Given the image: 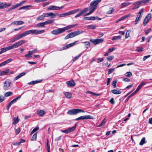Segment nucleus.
Listing matches in <instances>:
<instances>
[{"label":"nucleus","mask_w":152,"mask_h":152,"mask_svg":"<svg viewBox=\"0 0 152 152\" xmlns=\"http://www.w3.org/2000/svg\"><path fill=\"white\" fill-rule=\"evenodd\" d=\"M131 32V31L130 30H127L125 35V38H128L129 37V33Z\"/></svg>","instance_id":"43"},{"label":"nucleus","mask_w":152,"mask_h":152,"mask_svg":"<svg viewBox=\"0 0 152 152\" xmlns=\"http://www.w3.org/2000/svg\"><path fill=\"white\" fill-rule=\"evenodd\" d=\"M131 4L130 2H125L122 3L121 5V8H124L126 6H127Z\"/></svg>","instance_id":"27"},{"label":"nucleus","mask_w":152,"mask_h":152,"mask_svg":"<svg viewBox=\"0 0 152 152\" xmlns=\"http://www.w3.org/2000/svg\"><path fill=\"white\" fill-rule=\"evenodd\" d=\"M90 41L93 44L96 45L102 42L104 40L103 39H91Z\"/></svg>","instance_id":"7"},{"label":"nucleus","mask_w":152,"mask_h":152,"mask_svg":"<svg viewBox=\"0 0 152 152\" xmlns=\"http://www.w3.org/2000/svg\"><path fill=\"white\" fill-rule=\"evenodd\" d=\"M39 129V127L38 126H37L35 128L33 129L32 131H31V134H32L34 132L37 131Z\"/></svg>","instance_id":"49"},{"label":"nucleus","mask_w":152,"mask_h":152,"mask_svg":"<svg viewBox=\"0 0 152 152\" xmlns=\"http://www.w3.org/2000/svg\"><path fill=\"white\" fill-rule=\"evenodd\" d=\"M114 57L113 56H111L107 57L106 58L108 61H111L114 58Z\"/></svg>","instance_id":"50"},{"label":"nucleus","mask_w":152,"mask_h":152,"mask_svg":"<svg viewBox=\"0 0 152 152\" xmlns=\"http://www.w3.org/2000/svg\"><path fill=\"white\" fill-rule=\"evenodd\" d=\"M117 81L115 80L113 81V82L112 85L114 88H115L116 87V84H117Z\"/></svg>","instance_id":"54"},{"label":"nucleus","mask_w":152,"mask_h":152,"mask_svg":"<svg viewBox=\"0 0 152 152\" xmlns=\"http://www.w3.org/2000/svg\"><path fill=\"white\" fill-rule=\"evenodd\" d=\"M93 117L90 115H87L81 116L75 119L76 121H78L80 120H84L88 119H93Z\"/></svg>","instance_id":"8"},{"label":"nucleus","mask_w":152,"mask_h":152,"mask_svg":"<svg viewBox=\"0 0 152 152\" xmlns=\"http://www.w3.org/2000/svg\"><path fill=\"white\" fill-rule=\"evenodd\" d=\"M48 139L47 140V148L48 151H50V146L49 145L48 143Z\"/></svg>","instance_id":"58"},{"label":"nucleus","mask_w":152,"mask_h":152,"mask_svg":"<svg viewBox=\"0 0 152 152\" xmlns=\"http://www.w3.org/2000/svg\"><path fill=\"white\" fill-rule=\"evenodd\" d=\"M89 10L88 7L85 8L83 10H81L79 13L77 14L75 16V18H77L78 17H80L82 15L86 12Z\"/></svg>","instance_id":"9"},{"label":"nucleus","mask_w":152,"mask_h":152,"mask_svg":"<svg viewBox=\"0 0 152 152\" xmlns=\"http://www.w3.org/2000/svg\"><path fill=\"white\" fill-rule=\"evenodd\" d=\"M142 4V0H141L140 1H138L135 2H134L133 3V4L134 5H137V6H140V5Z\"/></svg>","instance_id":"34"},{"label":"nucleus","mask_w":152,"mask_h":152,"mask_svg":"<svg viewBox=\"0 0 152 152\" xmlns=\"http://www.w3.org/2000/svg\"><path fill=\"white\" fill-rule=\"evenodd\" d=\"M143 50V48L142 47H138L136 48V51L137 52L142 51Z\"/></svg>","instance_id":"46"},{"label":"nucleus","mask_w":152,"mask_h":152,"mask_svg":"<svg viewBox=\"0 0 152 152\" xmlns=\"http://www.w3.org/2000/svg\"><path fill=\"white\" fill-rule=\"evenodd\" d=\"M110 102L112 104H114L115 103L114 100L113 98H112L110 101Z\"/></svg>","instance_id":"62"},{"label":"nucleus","mask_w":152,"mask_h":152,"mask_svg":"<svg viewBox=\"0 0 152 152\" xmlns=\"http://www.w3.org/2000/svg\"><path fill=\"white\" fill-rule=\"evenodd\" d=\"M64 95L68 99H70L71 98L72 96V94L70 92H65L64 93Z\"/></svg>","instance_id":"25"},{"label":"nucleus","mask_w":152,"mask_h":152,"mask_svg":"<svg viewBox=\"0 0 152 152\" xmlns=\"http://www.w3.org/2000/svg\"><path fill=\"white\" fill-rule=\"evenodd\" d=\"M13 120L14 121L13 123L15 124H17L19 121L18 117H17V118H14Z\"/></svg>","instance_id":"48"},{"label":"nucleus","mask_w":152,"mask_h":152,"mask_svg":"<svg viewBox=\"0 0 152 152\" xmlns=\"http://www.w3.org/2000/svg\"><path fill=\"white\" fill-rule=\"evenodd\" d=\"M115 11L114 9L112 7H110L109 10L107 12V14H110L113 12Z\"/></svg>","instance_id":"35"},{"label":"nucleus","mask_w":152,"mask_h":152,"mask_svg":"<svg viewBox=\"0 0 152 152\" xmlns=\"http://www.w3.org/2000/svg\"><path fill=\"white\" fill-rule=\"evenodd\" d=\"M105 122H106L105 119V118H104L102 120V121L101 123L98 126V127H100V126H103L104 124L105 123Z\"/></svg>","instance_id":"44"},{"label":"nucleus","mask_w":152,"mask_h":152,"mask_svg":"<svg viewBox=\"0 0 152 152\" xmlns=\"http://www.w3.org/2000/svg\"><path fill=\"white\" fill-rule=\"evenodd\" d=\"M37 137V132L35 133L33 136L31 140H36Z\"/></svg>","instance_id":"41"},{"label":"nucleus","mask_w":152,"mask_h":152,"mask_svg":"<svg viewBox=\"0 0 152 152\" xmlns=\"http://www.w3.org/2000/svg\"><path fill=\"white\" fill-rule=\"evenodd\" d=\"M150 55H148V56H144L143 57V61H145L148 58H149L150 57Z\"/></svg>","instance_id":"64"},{"label":"nucleus","mask_w":152,"mask_h":152,"mask_svg":"<svg viewBox=\"0 0 152 152\" xmlns=\"http://www.w3.org/2000/svg\"><path fill=\"white\" fill-rule=\"evenodd\" d=\"M146 84L145 83L142 82L137 87L136 89L138 92L141 88Z\"/></svg>","instance_id":"33"},{"label":"nucleus","mask_w":152,"mask_h":152,"mask_svg":"<svg viewBox=\"0 0 152 152\" xmlns=\"http://www.w3.org/2000/svg\"><path fill=\"white\" fill-rule=\"evenodd\" d=\"M26 2V1H21L20 3L16 5H13L11 7H10V8H9L8 10L10 11L13 9H15L18 7L22 5L23 4H24Z\"/></svg>","instance_id":"13"},{"label":"nucleus","mask_w":152,"mask_h":152,"mask_svg":"<svg viewBox=\"0 0 152 152\" xmlns=\"http://www.w3.org/2000/svg\"><path fill=\"white\" fill-rule=\"evenodd\" d=\"M93 12H94V11H93L92 10H90V11L89 12L86 13L85 14H84V16H87L91 14Z\"/></svg>","instance_id":"57"},{"label":"nucleus","mask_w":152,"mask_h":152,"mask_svg":"<svg viewBox=\"0 0 152 152\" xmlns=\"http://www.w3.org/2000/svg\"><path fill=\"white\" fill-rule=\"evenodd\" d=\"M46 17V15L45 13H44L43 15L39 16L37 18V20H43L44 18Z\"/></svg>","instance_id":"26"},{"label":"nucleus","mask_w":152,"mask_h":152,"mask_svg":"<svg viewBox=\"0 0 152 152\" xmlns=\"http://www.w3.org/2000/svg\"><path fill=\"white\" fill-rule=\"evenodd\" d=\"M46 15V17L50 16V18H54L55 17L56 14L52 12H48L45 13Z\"/></svg>","instance_id":"20"},{"label":"nucleus","mask_w":152,"mask_h":152,"mask_svg":"<svg viewBox=\"0 0 152 152\" xmlns=\"http://www.w3.org/2000/svg\"><path fill=\"white\" fill-rule=\"evenodd\" d=\"M32 6L31 5H27L24 6L20 8L19 9V10H28L29 9V7H31Z\"/></svg>","instance_id":"30"},{"label":"nucleus","mask_w":152,"mask_h":152,"mask_svg":"<svg viewBox=\"0 0 152 152\" xmlns=\"http://www.w3.org/2000/svg\"><path fill=\"white\" fill-rule=\"evenodd\" d=\"M24 23V22L22 20H18L14 21L12 22L11 25H19L23 24Z\"/></svg>","instance_id":"17"},{"label":"nucleus","mask_w":152,"mask_h":152,"mask_svg":"<svg viewBox=\"0 0 152 152\" xmlns=\"http://www.w3.org/2000/svg\"><path fill=\"white\" fill-rule=\"evenodd\" d=\"M42 80H37L35 81H33L31 82L28 83H27L29 85H31V84H35L40 83L42 81Z\"/></svg>","instance_id":"21"},{"label":"nucleus","mask_w":152,"mask_h":152,"mask_svg":"<svg viewBox=\"0 0 152 152\" xmlns=\"http://www.w3.org/2000/svg\"><path fill=\"white\" fill-rule=\"evenodd\" d=\"M66 83L69 87H73L75 86V82L72 79L67 82Z\"/></svg>","instance_id":"15"},{"label":"nucleus","mask_w":152,"mask_h":152,"mask_svg":"<svg viewBox=\"0 0 152 152\" xmlns=\"http://www.w3.org/2000/svg\"><path fill=\"white\" fill-rule=\"evenodd\" d=\"M83 19L85 20H95V17L94 16L84 17Z\"/></svg>","instance_id":"29"},{"label":"nucleus","mask_w":152,"mask_h":152,"mask_svg":"<svg viewBox=\"0 0 152 152\" xmlns=\"http://www.w3.org/2000/svg\"><path fill=\"white\" fill-rule=\"evenodd\" d=\"M87 28L92 29H96V27L95 25H89L87 26Z\"/></svg>","instance_id":"39"},{"label":"nucleus","mask_w":152,"mask_h":152,"mask_svg":"<svg viewBox=\"0 0 152 152\" xmlns=\"http://www.w3.org/2000/svg\"><path fill=\"white\" fill-rule=\"evenodd\" d=\"M77 24L69 25L62 28H58L57 29L54 30L51 32V33L53 34H58L63 33L65 30L73 28L75 26H77Z\"/></svg>","instance_id":"2"},{"label":"nucleus","mask_w":152,"mask_h":152,"mask_svg":"<svg viewBox=\"0 0 152 152\" xmlns=\"http://www.w3.org/2000/svg\"><path fill=\"white\" fill-rule=\"evenodd\" d=\"M25 42V41L24 40H22L19 42H17L15 43L12 45L10 46H8L10 50L17 48L19 46L22 45Z\"/></svg>","instance_id":"5"},{"label":"nucleus","mask_w":152,"mask_h":152,"mask_svg":"<svg viewBox=\"0 0 152 152\" xmlns=\"http://www.w3.org/2000/svg\"><path fill=\"white\" fill-rule=\"evenodd\" d=\"M80 10L79 9H75L71 11H70V13L71 15L75 13H76L78 12H79Z\"/></svg>","instance_id":"37"},{"label":"nucleus","mask_w":152,"mask_h":152,"mask_svg":"<svg viewBox=\"0 0 152 152\" xmlns=\"http://www.w3.org/2000/svg\"><path fill=\"white\" fill-rule=\"evenodd\" d=\"M70 12V11H69V12H66L64 13L61 14L59 15V16L60 17H65L67 15H71V14Z\"/></svg>","instance_id":"28"},{"label":"nucleus","mask_w":152,"mask_h":152,"mask_svg":"<svg viewBox=\"0 0 152 152\" xmlns=\"http://www.w3.org/2000/svg\"><path fill=\"white\" fill-rule=\"evenodd\" d=\"M4 97L2 96H0V103L2 102L4 100Z\"/></svg>","instance_id":"61"},{"label":"nucleus","mask_w":152,"mask_h":152,"mask_svg":"<svg viewBox=\"0 0 152 152\" xmlns=\"http://www.w3.org/2000/svg\"><path fill=\"white\" fill-rule=\"evenodd\" d=\"M85 44L86 45V48L87 49H88V48L90 46V43L89 42H84Z\"/></svg>","instance_id":"60"},{"label":"nucleus","mask_w":152,"mask_h":152,"mask_svg":"<svg viewBox=\"0 0 152 152\" xmlns=\"http://www.w3.org/2000/svg\"><path fill=\"white\" fill-rule=\"evenodd\" d=\"M53 22V20H49L44 22L45 25L52 23Z\"/></svg>","instance_id":"38"},{"label":"nucleus","mask_w":152,"mask_h":152,"mask_svg":"<svg viewBox=\"0 0 152 152\" xmlns=\"http://www.w3.org/2000/svg\"><path fill=\"white\" fill-rule=\"evenodd\" d=\"M9 69H6V70L0 72V76L6 75L9 72Z\"/></svg>","instance_id":"32"},{"label":"nucleus","mask_w":152,"mask_h":152,"mask_svg":"<svg viewBox=\"0 0 152 152\" xmlns=\"http://www.w3.org/2000/svg\"><path fill=\"white\" fill-rule=\"evenodd\" d=\"M151 13L148 14L145 17L144 19L143 22V25L144 26H145L147 24L149 20L151 19Z\"/></svg>","instance_id":"11"},{"label":"nucleus","mask_w":152,"mask_h":152,"mask_svg":"<svg viewBox=\"0 0 152 152\" xmlns=\"http://www.w3.org/2000/svg\"><path fill=\"white\" fill-rule=\"evenodd\" d=\"M45 32L44 30H30L20 34L16 37L15 38H22L26 35L29 34H38L43 33Z\"/></svg>","instance_id":"1"},{"label":"nucleus","mask_w":152,"mask_h":152,"mask_svg":"<svg viewBox=\"0 0 152 152\" xmlns=\"http://www.w3.org/2000/svg\"><path fill=\"white\" fill-rule=\"evenodd\" d=\"M83 31L81 30H79L71 32L68 34L65 37V38H72L74 37L75 36L80 34L82 33Z\"/></svg>","instance_id":"6"},{"label":"nucleus","mask_w":152,"mask_h":152,"mask_svg":"<svg viewBox=\"0 0 152 152\" xmlns=\"http://www.w3.org/2000/svg\"><path fill=\"white\" fill-rule=\"evenodd\" d=\"M101 0H95L92 1L90 3L89 7V10H91L94 11L96 9L98 3L100 2Z\"/></svg>","instance_id":"3"},{"label":"nucleus","mask_w":152,"mask_h":152,"mask_svg":"<svg viewBox=\"0 0 152 152\" xmlns=\"http://www.w3.org/2000/svg\"><path fill=\"white\" fill-rule=\"evenodd\" d=\"M77 41H75L74 42L71 43L70 44H69L67 45L66 47H63V48H61L60 49V50H64L65 49V48H69L70 47H72L76 43Z\"/></svg>","instance_id":"16"},{"label":"nucleus","mask_w":152,"mask_h":152,"mask_svg":"<svg viewBox=\"0 0 152 152\" xmlns=\"http://www.w3.org/2000/svg\"><path fill=\"white\" fill-rule=\"evenodd\" d=\"M144 11V9L142 8V9L141 10L139 11V12L138 15H139V16L140 15L142 16V15L143 14V12Z\"/></svg>","instance_id":"51"},{"label":"nucleus","mask_w":152,"mask_h":152,"mask_svg":"<svg viewBox=\"0 0 152 152\" xmlns=\"http://www.w3.org/2000/svg\"><path fill=\"white\" fill-rule=\"evenodd\" d=\"M12 94V92L8 91L6 92L5 94V95L6 97H8L11 96Z\"/></svg>","instance_id":"45"},{"label":"nucleus","mask_w":152,"mask_h":152,"mask_svg":"<svg viewBox=\"0 0 152 152\" xmlns=\"http://www.w3.org/2000/svg\"><path fill=\"white\" fill-rule=\"evenodd\" d=\"M82 55V53L80 54L78 56H75L73 59V61H75Z\"/></svg>","instance_id":"52"},{"label":"nucleus","mask_w":152,"mask_h":152,"mask_svg":"<svg viewBox=\"0 0 152 152\" xmlns=\"http://www.w3.org/2000/svg\"><path fill=\"white\" fill-rule=\"evenodd\" d=\"M115 68H111L109 69L108 71V74L109 75L113 72L114 71V70Z\"/></svg>","instance_id":"56"},{"label":"nucleus","mask_w":152,"mask_h":152,"mask_svg":"<svg viewBox=\"0 0 152 152\" xmlns=\"http://www.w3.org/2000/svg\"><path fill=\"white\" fill-rule=\"evenodd\" d=\"M32 54V53H31V52L30 51H28V53L26 54L25 55V56L26 57L30 58L31 57V55Z\"/></svg>","instance_id":"42"},{"label":"nucleus","mask_w":152,"mask_h":152,"mask_svg":"<svg viewBox=\"0 0 152 152\" xmlns=\"http://www.w3.org/2000/svg\"><path fill=\"white\" fill-rule=\"evenodd\" d=\"M85 111L81 109H75L70 110L67 112V114L69 115H75L79 113L83 112L84 113Z\"/></svg>","instance_id":"4"},{"label":"nucleus","mask_w":152,"mask_h":152,"mask_svg":"<svg viewBox=\"0 0 152 152\" xmlns=\"http://www.w3.org/2000/svg\"><path fill=\"white\" fill-rule=\"evenodd\" d=\"M11 84V82L9 80H7L4 82L3 88L4 89H7L10 86Z\"/></svg>","instance_id":"14"},{"label":"nucleus","mask_w":152,"mask_h":152,"mask_svg":"<svg viewBox=\"0 0 152 152\" xmlns=\"http://www.w3.org/2000/svg\"><path fill=\"white\" fill-rule=\"evenodd\" d=\"M64 7L63 6L59 7L56 6L50 5L47 9L49 10H59L63 8Z\"/></svg>","instance_id":"12"},{"label":"nucleus","mask_w":152,"mask_h":152,"mask_svg":"<svg viewBox=\"0 0 152 152\" xmlns=\"http://www.w3.org/2000/svg\"><path fill=\"white\" fill-rule=\"evenodd\" d=\"M76 125L71 128H69L67 129L61 131V132L67 134L74 131L76 129Z\"/></svg>","instance_id":"10"},{"label":"nucleus","mask_w":152,"mask_h":152,"mask_svg":"<svg viewBox=\"0 0 152 152\" xmlns=\"http://www.w3.org/2000/svg\"><path fill=\"white\" fill-rule=\"evenodd\" d=\"M26 74V73L25 72H23L18 75L17 76L15 77L14 79V80H16L17 79H19L21 77L24 75Z\"/></svg>","instance_id":"23"},{"label":"nucleus","mask_w":152,"mask_h":152,"mask_svg":"<svg viewBox=\"0 0 152 152\" xmlns=\"http://www.w3.org/2000/svg\"><path fill=\"white\" fill-rule=\"evenodd\" d=\"M111 92L115 94H119L121 93V92L119 90L117 89H113L111 90Z\"/></svg>","instance_id":"31"},{"label":"nucleus","mask_w":152,"mask_h":152,"mask_svg":"<svg viewBox=\"0 0 152 152\" xmlns=\"http://www.w3.org/2000/svg\"><path fill=\"white\" fill-rule=\"evenodd\" d=\"M21 97V96H18V97H17V98H15V99H13L12 100V102H16L17 101V100L20 98Z\"/></svg>","instance_id":"63"},{"label":"nucleus","mask_w":152,"mask_h":152,"mask_svg":"<svg viewBox=\"0 0 152 152\" xmlns=\"http://www.w3.org/2000/svg\"><path fill=\"white\" fill-rule=\"evenodd\" d=\"M37 113L40 116H42L45 113V111L42 110H37Z\"/></svg>","instance_id":"18"},{"label":"nucleus","mask_w":152,"mask_h":152,"mask_svg":"<svg viewBox=\"0 0 152 152\" xmlns=\"http://www.w3.org/2000/svg\"><path fill=\"white\" fill-rule=\"evenodd\" d=\"M132 73L131 72H127L125 74L126 77H130L132 76Z\"/></svg>","instance_id":"47"},{"label":"nucleus","mask_w":152,"mask_h":152,"mask_svg":"<svg viewBox=\"0 0 152 152\" xmlns=\"http://www.w3.org/2000/svg\"><path fill=\"white\" fill-rule=\"evenodd\" d=\"M97 60V62L99 63L102 62L104 61V59L103 58H98Z\"/></svg>","instance_id":"55"},{"label":"nucleus","mask_w":152,"mask_h":152,"mask_svg":"<svg viewBox=\"0 0 152 152\" xmlns=\"http://www.w3.org/2000/svg\"><path fill=\"white\" fill-rule=\"evenodd\" d=\"M142 17V16L140 15L139 16V15H137L135 21V24H137L138 23V22L140 20Z\"/></svg>","instance_id":"24"},{"label":"nucleus","mask_w":152,"mask_h":152,"mask_svg":"<svg viewBox=\"0 0 152 152\" xmlns=\"http://www.w3.org/2000/svg\"><path fill=\"white\" fill-rule=\"evenodd\" d=\"M45 25L44 22H42L38 23L36 26L37 27H43Z\"/></svg>","instance_id":"36"},{"label":"nucleus","mask_w":152,"mask_h":152,"mask_svg":"<svg viewBox=\"0 0 152 152\" xmlns=\"http://www.w3.org/2000/svg\"><path fill=\"white\" fill-rule=\"evenodd\" d=\"M151 28H149L147 30L145 31V33L146 35H147L151 31Z\"/></svg>","instance_id":"53"},{"label":"nucleus","mask_w":152,"mask_h":152,"mask_svg":"<svg viewBox=\"0 0 152 152\" xmlns=\"http://www.w3.org/2000/svg\"><path fill=\"white\" fill-rule=\"evenodd\" d=\"M9 50L10 49H9L8 47H7L6 48H1L0 49V54Z\"/></svg>","instance_id":"22"},{"label":"nucleus","mask_w":152,"mask_h":152,"mask_svg":"<svg viewBox=\"0 0 152 152\" xmlns=\"http://www.w3.org/2000/svg\"><path fill=\"white\" fill-rule=\"evenodd\" d=\"M145 137H143L141 140L140 142L139 143V144L140 145H142L145 143Z\"/></svg>","instance_id":"40"},{"label":"nucleus","mask_w":152,"mask_h":152,"mask_svg":"<svg viewBox=\"0 0 152 152\" xmlns=\"http://www.w3.org/2000/svg\"><path fill=\"white\" fill-rule=\"evenodd\" d=\"M11 3H5L2 5V4L0 5V9H3L4 8H6L10 6L11 5Z\"/></svg>","instance_id":"19"},{"label":"nucleus","mask_w":152,"mask_h":152,"mask_svg":"<svg viewBox=\"0 0 152 152\" xmlns=\"http://www.w3.org/2000/svg\"><path fill=\"white\" fill-rule=\"evenodd\" d=\"M20 131V128L19 127L18 129L16 130V135L18 134Z\"/></svg>","instance_id":"59"}]
</instances>
